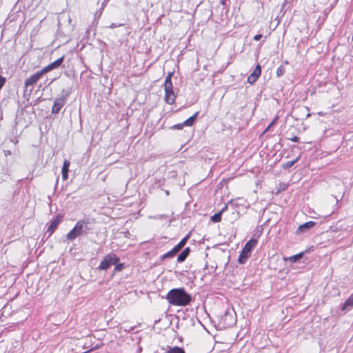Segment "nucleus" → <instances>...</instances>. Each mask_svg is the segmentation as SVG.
Here are the masks:
<instances>
[{
    "label": "nucleus",
    "instance_id": "1",
    "mask_svg": "<svg viewBox=\"0 0 353 353\" xmlns=\"http://www.w3.org/2000/svg\"><path fill=\"white\" fill-rule=\"evenodd\" d=\"M166 299L170 305L175 306H185L192 300L191 296L183 288H174L170 290Z\"/></svg>",
    "mask_w": 353,
    "mask_h": 353
},
{
    "label": "nucleus",
    "instance_id": "2",
    "mask_svg": "<svg viewBox=\"0 0 353 353\" xmlns=\"http://www.w3.org/2000/svg\"><path fill=\"white\" fill-rule=\"evenodd\" d=\"M88 221L85 219H81L76 223L75 226L67 234V239L73 241L77 236H80L83 232L88 230Z\"/></svg>",
    "mask_w": 353,
    "mask_h": 353
},
{
    "label": "nucleus",
    "instance_id": "3",
    "mask_svg": "<svg viewBox=\"0 0 353 353\" xmlns=\"http://www.w3.org/2000/svg\"><path fill=\"white\" fill-rule=\"evenodd\" d=\"M256 244L257 241L253 239H250L245 243L238 259L239 263L243 264L245 263L247 259L250 256L252 249L256 245Z\"/></svg>",
    "mask_w": 353,
    "mask_h": 353
},
{
    "label": "nucleus",
    "instance_id": "4",
    "mask_svg": "<svg viewBox=\"0 0 353 353\" xmlns=\"http://www.w3.org/2000/svg\"><path fill=\"white\" fill-rule=\"evenodd\" d=\"M119 261V258L117 257L114 254H108L101 261L99 266V269L101 270H106L112 265L117 264Z\"/></svg>",
    "mask_w": 353,
    "mask_h": 353
},
{
    "label": "nucleus",
    "instance_id": "5",
    "mask_svg": "<svg viewBox=\"0 0 353 353\" xmlns=\"http://www.w3.org/2000/svg\"><path fill=\"white\" fill-rule=\"evenodd\" d=\"M67 95L56 98L52 108V113L57 114L66 103Z\"/></svg>",
    "mask_w": 353,
    "mask_h": 353
},
{
    "label": "nucleus",
    "instance_id": "6",
    "mask_svg": "<svg viewBox=\"0 0 353 353\" xmlns=\"http://www.w3.org/2000/svg\"><path fill=\"white\" fill-rule=\"evenodd\" d=\"M65 57L63 55L59 59H57L56 61H53L52 63H50L48 65L43 68L41 70L43 72L44 74H46L47 72L53 70L54 69H57L59 68L61 64L63 63L64 61Z\"/></svg>",
    "mask_w": 353,
    "mask_h": 353
},
{
    "label": "nucleus",
    "instance_id": "7",
    "mask_svg": "<svg viewBox=\"0 0 353 353\" xmlns=\"http://www.w3.org/2000/svg\"><path fill=\"white\" fill-rule=\"evenodd\" d=\"M44 74L42 70L37 71L34 74L29 77L25 81V86L29 87V86H33L40 79L41 77Z\"/></svg>",
    "mask_w": 353,
    "mask_h": 353
},
{
    "label": "nucleus",
    "instance_id": "8",
    "mask_svg": "<svg viewBox=\"0 0 353 353\" xmlns=\"http://www.w3.org/2000/svg\"><path fill=\"white\" fill-rule=\"evenodd\" d=\"M261 74V67L259 63H258L252 72L248 76V82L250 84H253L254 82L257 81V79L259 78V77Z\"/></svg>",
    "mask_w": 353,
    "mask_h": 353
},
{
    "label": "nucleus",
    "instance_id": "9",
    "mask_svg": "<svg viewBox=\"0 0 353 353\" xmlns=\"http://www.w3.org/2000/svg\"><path fill=\"white\" fill-rule=\"evenodd\" d=\"M165 101L168 104H173L176 97V94L174 92V90H165Z\"/></svg>",
    "mask_w": 353,
    "mask_h": 353
},
{
    "label": "nucleus",
    "instance_id": "10",
    "mask_svg": "<svg viewBox=\"0 0 353 353\" xmlns=\"http://www.w3.org/2000/svg\"><path fill=\"white\" fill-rule=\"evenodd\" d=\"M62 216L59 215L57 216L50 223L49 225L47 232H49L50 235H51L54 230L57 229L58 225L60 223Z\"/></svg>",
    "mask_w": 353,
    "mask_h": 353
},
{
    "label": "nucleus",
    "instance_id": "11",
    "mask_svg": "<svg viewBox=\"0 0 353 353\" xmlns=\"http://www.w3.org/2000/svg\"><path fill=\"white\" fill-rule=\"evenodd\" d=\"M315 225V223L314 221H308L307 223H305L298 228L296 230V234H301L306 232L307 230L312 228Z\"/></svg>",
    "mask_w": 353,
    "mask_h": 353
},
{
    "label": "nucleus",
    "instance_id": "12",
    "mask_svg": "<svg viewBox=\"0 0 353 353\" xmlns=\"http://www.w3.org/2000/svg\"><path fill=\"white\" fill-rule=\"evenodd\" d=\"M70 165V162L68 160H65L63 161V164L62 169H61V174H62L63 180H64V181L66 180L68 177V173Z\"/></svg>",
    "mask_w": 353,
    "mask_h": 353
},
{
    "label": "nucleus",
    "instance_id": "13",
    "mask_svg": "<svg viewBox=\"0 0 353 353\" xmlns=\"http://www.w3.org/2000/svg\"><path fill=\"white\" fill-rule=\"evenodd\" d=\"M353 307V293L345 301L343 305L341 306L342 311H346L350 310Z\"/></svg>",
    "mask_w": 353,
    "mask_h": 353
},
{
    "label": "nucleus",
    "instance_id": "14",
    "mask_svg": "<svg viewBox=\"0 0 353 353\" xmlns=\"http://www.w3.org/2000/svg\"><path fill=\"white\" fill-rule=\"evenodd\" d=\"M190 248H185L182 252L177 257V261L179 263H182L183 262L186 258L188 257V256L190 254Z\"/></svg>",
    "mask_w": 353,
    "mask_h": 353
},
{
    "label": "nucleus",
    "instance_id": "15",
    "mask_svg": "<svg viewBox=\"0 0 353 353\" xmlns=\"http://www.w3.org/2000/svg\"><path fill=\"white\" fill-rule=\"evenodd\" d=\"M174 72H169L165 78L164 81V88H173V85L172 83V77L173 76Z\"/></svg>",
    "mask_w": 353,
    "mask_h": 353
},
{
    "label": "nucleus",
    "instance_id": "16",
    "mask_svg": "<svg viewBox=\"0 0 353 353\" xmlns=\"http://www.w3.org/2000/svg\"><path fill=\"white\" fill-rule=\"evenodd\" d=\"M179 252V250L177 249V248L176 246H174L171 250H170L169 252H168L165 253L163 255H162L161 259H168V258H172L174 256H175V254L176 253H178Z\"/></svg>",
    "mask_w": 353,
    "mask_h": 353
},
{
    "label": "nucleus",
    "instance_id": "17",
    "mask_svg": "<svg viewBox=\"0 0 353 353\" xmlns=\"http://www.w3.org/2000/svg\"><path fill=\"white\" fill-rule=\"evenodd\" d=\"M227 205H225L220 212L216 213L213 216H211V221L214 223H218L221 220V214L222 213L227 209Z\"/></svg>",
    "mask_w": 353,
    "mask_h": 353
},
{
    "label": "nucleus",
    "instance_id": "18",
    "mask_svg": "<svg viewBox=\"0 0 353 353\" xmlns=\"http://www.w3.org/2000/svg\"><path fill=\"white\" fill-rule=\"evenodd\" d=\"M198 114H199V112H196L194 115H192V117H190V118L186 119L183 122V125H185V126H192L194 124V123L198 116Z\"/></svg>",
    "mask_w": 353,
    "mask_h": 353
},
{
    "label": "nucleus",
    "instance_id": "19",
    "mask_svg": "<svg viewBox=\"0 0 353 353\" xmlns=\"http://www.w3.org/2000/svg\"><path fill=\"white\" fill-rule=\"evenodd\" d=\"M190 237V235L188 234L187 236H185L184 238H183L181 239V241L176 245V247L177 248V249L180 251L181 250V248L185 245V243H187V241L188 239H189Z\"/></svg>",
    "mask_w": 353,
    "mask_h": 353
},
{
    "label": "nucleus",
    "instance_id": "20",
    "mask_svg": "<svg viewBox=\"0 0 353 353\" xmlns=\"http://www.w3.org/2000/svg\"><path fill=\"white\" fill-rule=\"evenodd\" d=\"M299 157H297L296 159L293 161H287L286 163L282 165V168L283 169H288L291 168L294 164L299 160Z\"/></svg>",
    "mask_w": 353,
    "mask_h": 353
},
{
    "label": "nucleus",
    "instance_id": "21",
    "mask_svg": "<svg viewBox=\"0 0 353 353\" xmlns=\"http://www.w3.org/2000/svg\"><path fill=\"white\" fill-rule=\"evenodd\" d=\"M166 353H185V351L183 348L179 347H174L170 348Z\"/></svg>",
    "mask_w": 353,
    "mask_h": 353
},
{
    "label": "nucleus",
    "instance_id": "22",
    "mask_svg": "<svg viewBox=\"0 0 353 353\" xmlns=\"http://www.w3.org/2000/svg\"><path fill=\"white\" fill-rule=\"evenodd\" d=\"M303 256V254L302 253H299V254H295L294 256H292L290 257H289V260L291 261V262H296V261H298L299 259H300Z\"/></svg>",
    "mask_w": 353,
    "mask_h": 353
},
{
    "label": "nucleus",
    "instance_id": "23",
    "mask_svg": "<svg viewBox=\"0 0 353 353\" xmlns=\"http://www.w3.org/2000/svg\"><path fill=\"white\" fill-rule=\"evenodd\" d=\"M285 72V68L282 65L279 66L276 69V75L278 77L282 76Z\"/></svg>",
    "mask_w": 353,
    "mask_h": 353
},
{
    "label": "nucleus",
    "instance_id": "24",
    "mask_svg": "<svg viewBox=\"0 0 353 353\" xmlns=\"http://www.w3.org/2000/svg\"><path fill=\"white\" fill-rule=\"evenodd\" d=\"M123 264H116V266L114 268V271L115 272H119V271H121L123 270Z\"/></svg>",
    "mask_w": 353,
    "mask_h": 353
},
{
    "label": "nucleus",
    "instance_id": "25",
    "mask_svg": "<svg viewBox=\"0 0 353 353\" xmlns=\"http://www.w3.org/2000/svg\"><path fill=\"white\" fill-rule=\"evenodd\" d=\"M183 126H185V125H183V123H178L174 125L172 128L176 129V130H181Z\"/></svg>",
    "mask_w": 353,
    "mask_h": 353
},
{
    "label": "nucleus",
    "instance_id": "26",
    "mask_svg": "<svg viewBox=\"0 0 353 353\" xmlns=\"http://www.w3.org/2000/svg\"><path fill=\"white\" fill-rule=\"evenodd\" d=\"M6 83V78L0 75V88H1Z\"/></svg>",
    "mask_w": 353,
    "mask_h": 353
},
{
    "label": "nucleus",
    "instance_id": "27",
    "mask_svg": "<svg viewBox=\"0 0 353 353\" xmlns=\"http://www.w3.org/2000/svg\"><path fill=\"white\" fill-rule=\"evenodd\" d=\"M278 117H276L271 123L268 126V128H266V130H265V132L268 131L270 128L271 126L276 121Z\"/></svg>",
    "mask_w": 353,
    "mask_h": 353
},
{
    "label": "nucleus",
    "instance_id": "28",
    "mask_svg": "<svg viewBox=\"0 0 353 353\" xmlns=\"http://www.w3.org/2000/svg\"><path fill=\"white\" fill-rule=\"evenodd\" d=\"M262 34H256L253 39L254 41H259L261 38H262Z\"/></svg>",
    "mask_w": 353,
    "mask_h": 353
},
{
    "label": "nucleus",
    "instance_id": "29",
    "mask_svg": "<svg viewBox=\"0 0 353 353\" xmlns=\"http://www.w3.org/2000/svg\"><path fill=\"white\" fill-rule=\"evenodd\" d=\"M291 140L294 142H298L299 140V138L298 137H294L292 138Z\"/></svg>",
    "mask_w": 353,
    "mask_h": 353
},
{
    "label": "nucleus",
    "instance_id": "30",
    "mask_svg": "<svg viewBox=\"0 0 353 353\" xmlns=\"http://www.w3.org/2000/svg\"><path fill=\"white\" fill-rule=\"evenodd\" d=\"M318 114H319V115H323V112H319Z\"/></svg>",
    "mask_w": 353,
    "mask_h": 353
},
{
    "label": "nucleus",
    "instance_id": "31",
    "mask_svg": "<svg viewBox=\"0 0 353 353\" xmlns=\"http://www.w3.org/2000/svg\"><path fill=\"white\" fill-rule=\"evenodd\" d=\"M310 115H311V114H310V113H308V114H307V117H310Z\"/></svg>",
    "mask_w": 353,
    "mask_h": 353
}]
</instances>
